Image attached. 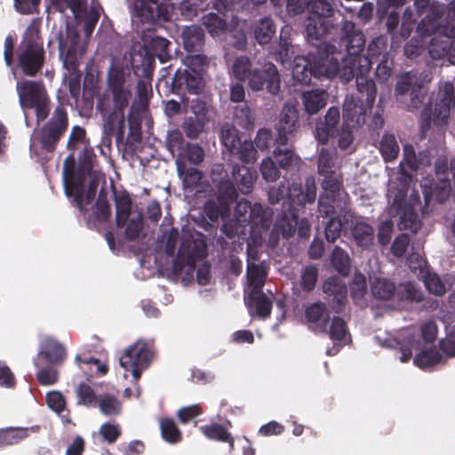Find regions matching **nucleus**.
Returning a JSON list of instances; mask_svg holds the SVG:
<instances>
[{"instance_id":"obj_11","label":"nucleus","mask_w":455,"mask_h":455,"mask_svg":"<svg viewBox=\"0 0 455 455\" xmlns=\"http://www.w3.org/2000/svg\"><path fill=\"white\" fill-rule=\"evenodd\" d=\"M236 221L243 227L250 226L254 233L268 230L272 223V212L259 203L251 204L247 199L237 202L235 209Z\"/></svg>"},{"instance_id":"obj_28","label":"nucleus","mask_w":455,"mask_h":455,"mask_svg":"<svg viewBox=\"0 0 455 455\" xmlns=\"http://www.w3.org/2000/svg\"><path fill=\"white\" fill-rule=\"evenodd\" d=\"M231 175L233 182L238 190L244 195L250 194L257 180L258 173L255 169L246 165L233 164Z\"/></svg>"},{"instance_id":"obj_21","label":"nucleus","mask_w":455,"mask_h":455,"mask_svg":"<svg viewBox=\"0 0 455 455\" xmlns=\"http://www.w3.org/2000/svg\"><path fill=\"white\" fill-rule=\"evenodd\" d=\"M428 53L433 60L446 58L450 64L455 65V30L451 28L450 33L440 30L432 36Z\"/></svg>"},{"instance_id":"obj_23","label":"nucleus","mask_w":455,"mask_h":455,"mask_svg":"<svg viewBox=\"0 0 455 455\" xmlns=\"http://www.w3.org/2000/svg\"><path fill=\"white\" fill-rule=\"evenodd\" d=\"M67 357V350L64 345L52 337L44 338L41 343L37 357L34 359L36 367L40 366V361L53 365L61 363Z\"/></svg>"},{"instance_id":"obj_6","label":"nucleus","mask_w":455,"mask_h":455,"mask_svg":"<svg viewBox=\"0 0 455 455\" xmlns=\"http://www.w3.org/2000/svg\"><path fill=\"white\" fill-rule=\"evenodd\" d=\"M455 110V88L451 82L440 85L420 113V130L425 133L431 124L443 126L448 124L451 111Z\"/></svg>"},{"instance_id":"obj_51","label":"nucleus","mask_w":455,"mask_h":455,"mask_svg":"<svg viewBox=\"0 0 455 455\" xmlns=\"http://www.w3.org/2000/svg\"><path fill=\"white\" fill-rule=\"evenodd\" d=\"M199 429L210 440L223 443L229 438L230 432L228 430V427L219 423L201 426Z\"/></svg>"},{"instance_id":"obj_9","label":"nucleus","mask_w":455,"mask_h":455,"mask_svg":"<svg viewBox=\"0 0 455 455\" xmlns=\"http://www.w3.org/2000/svg\"><path fill=\"white\" fill-rule=\"evenodd\" d=\"M340 114L337 107H331L323 118H319L315 126V138L323 145L327 144L330 138L338 134V124H339ZM352 126L342 124L339 132L338 147L347 149L354 141Z\"/></svg>"},{"instance_id":"obj_57","label":"nucleus","mask_w":455,"mask_h":455,"mask_svg":"<svg viewBox=\"0 0 455 455\" xmlns=\"http://www.w3.org/2000/svg\"><path fill=\"white\" fill-rule=\"evenodd\" d=\"M318 280V268L315 265L305 267L301 271L300 288L305 292L312 291Z\"/></svg>"},{"instance_id":"obj_37","label":"nucleus","mask_w":455,"mask_h":455,"mask_svg":"<svg viewBox=\"0 0 455 455\" xmlns=\"http://www.w3.org/2000/svg\"><path fill=\"white\" fill-rule=\"evenodd\" d=\"M331 263L333 268L343 276H348L351 271V259L347 251L335 245L331 255Z\"/></svg>"},{"instance_id":"obj_64","label":"nucleus","mask_w":455,"mask_h":455,"mask_svg":"<svg viewBox=\"0 0 455 455\" xmlns=\"http://www.w3.org/2000/svg\"><path fill=\"white\" fill-rule=\"evenodd\" d=\"M444 19L443 25L440 28L441 31L450 33V30L453 28L455 30V0L451 1L448 4H442Z\"/></svg>"},{"instance_id":"obj_5","label":"nucleus","mask_w":455,"mask_h":455,"mask_svg":"<svg viewBox=\"0 0 455 455\" xmlns=\"http://www.w3.org/2000/svg\"><path fill=\"white\" fill-rule=\"evenodd\" d=\"M359 96H347L343 104V124L354 128L362 127L366 121V113L375 102L377 87L372 79L355 77Z\"/></svg>"},{"instance_id":"obj_24","label":"nucleus","mask_w":455,"mask_h":455,"mask_svg":"<svg viewBox=\"0 0 455 455\" xmlns=\"http://www.w3.org/2000/svg\"><path fill=\"white\" fill-rule=\"evenodd\" d=\"M299 124V113L294 105L285 104L283 108L281 117L275 126L276 136L275 144L287 145L289 135L296 130Z\"/></svg>"},{"instance_id":"obj_35","label":"nucleus","mask_w":455,"mask_h":455,"mask_svg":"<svg viewBox=\"0 0 455 455\" xmlns=\"http://www.w3.org/2000/svg\"><path fill=\"white\" fill-rule=\"evenodd\" d=\"M246 302L249 307L254 306L257 315L260 318L269 317L272 310V301L262 291H251Z\"/></svg>"},{"instance_id":"obj_56","label":"nucleus","mask_w":455,"mask_h":455,"mask_svg":"<svg viewBox=\"0 0 455 455\" xmlns=\"http://www.w3.org/2000/svg\"><path fill=\"white\" fill-rule=\"evenodd\" d=\"M96 157L93 148L88 146H84L78 158V172L83 176L84 181L85 180L86 175H90L92 167L93 160Z\"/></svg>"},{"instance_id":"obj_2","label":"nucleus","mask_w":455,"mask_h":455,"mask_svg":"<svg viewBox=\"0 0 455 455\" xmlns=\"http://www.w3.org/2000/svg\"><path fill=\"white\" fill-rule=\"evenodd\" d=\"M323 292L330 309L323 302H313L306 307L305 317L307 323L313 324L316 331L327 333L330 312L339 314L345 309L347 302V287L340 277L331 276L323 282Z\"/></svg>"},{"instance_id":"obj_63","label":"nucleus","mask_w":455,"mask_h":455,"mask_svg":"<svg viewBox=\"0 0 455 455\" xmlns=\"http://www.w3.org/2000/svg\"><path fill=\"white\" fill-rule=\"evenodd\" d=\"M343 226L344 224L339 217L330 218L324 228L326 240L329 243H335L341 235Z\"/></svg>"},{"instance_id":"obj_48","label":"nucleus","mask_w":455,"mask_h":455,"mask_svg":"<svg viewBox=\"0 0 455 455\" xmlns=\"http://www.w3.org/2000/svg\"><path fill=\"white\" fill-rule=\"evenodd\" d=\"M148 49L159 59L161 62H166L170 60L169 53L170 41L162 36H152L149 40L145 39Z\"/></svg>"},{"instance_id":"obj_12","label":"nucleus","mask_w":455,"mask_h":455,"mask_svg":"<svg viewBox=\"0 0 455 455\" xmlns=\"http://www.w3.org/2000/svg\"><path fill=\"white\" fill-rule=\"evenodd\" d=\"M68 127V116L60 102L54 109L52 117L40 130V144L43 150L52 153Z\"/></svg>"},{"instance_id":"obj_36","label":"nucleus","mask_w":455,"mask_h":455,"mask_svg":"<svg viewBox=\"0 0 455 455\" xmlns=\"http://www.w3.org/2000/svg\"><path fill=\"white\" fill-rule=\"evenodd\" d=\"M275 145V148L273 151V156L280 168L289 170L299 164L300 158L292 149L287 148L286 145Z\"/></svg>"},{"instance_id":"obj_54","label":"nucleus","mask_w":455,"mask_h":455,"mask_svg":"<svg viewBox=\"0 0 455 455\" xmlns=\"http://www.w3.org/2000/svg\"><path fill=\"white\" fill-rule=\"evenodd\" d=\"M93 214L96 220L101 223L106 222L111 215L110 205L108 201V194L104 189H101L99 193V196L94 205Z\"/></svg>"},{"instance_id":"obj_22","label":"nucleus","mask_w":455,"mask_h":455,"mask_svg":"<svg viewBox=\"0 0 455 455\" xmlns=\"http://www.w3.org/2000/svg\"><path fill=\"white\" fill-rule=\"evenodd\" d=\"M132 68L134 74L140 77L136 86L138 100L142 107L146 108L152 96L153 60L149 58H143L141 65H133Z\"/></svg>"},{"instance_id":"obj_59","label":"nucleus","mask_w":455,"mask_h":455,"mask_svg":"<svg viewBox=\"0 0 455 455\" xmlns=\"http://www.w3.org/2000/svg\"><path fill=\"white\" fill-rule=\"evenodd\" d=\"M387 38L385 36H379L375 38H373L367 48V53L368 55H365L366 57H369V59L374 62V59L378 60L380 58H383V55L385 53H388L387 52Z\"/></svg>"},{"instance_id":"obj_13","label":"nucleus","mask_w":455,"mask_h":455,"mask_svg":"<svg viewBox=\"0 0 455 455\" xmlns=\"http://www.w3.org/2000/svg\"><path fill=\"white\" fill-rule=\"evenodd\" d=\"M68 127V116L60 102L54 109L52 117L40 130V144L43 150L52 153Z\"/></svg>"},{"instance_id":"obj_50","label":"nucleus","mask_w":455,"mask_h":455,"mask_svg":"<svg viewBox=\"0 0 455 455\" xmlns=\"http://www.w3.org/2000/svg\"><path fill=\"white\" fill-rule=\"evenodd\" d=\"M185 68L204 76L210 66V59L204 54L188 55L184 60Z\"/></svg>"},{"instance_id":"obj_47","label":"nucleus","mask_w":455,"mask_h":455,"mask_svg":"<svg viewBox=\"0 0 455 455\" xmlns=\"http://www.w3.org/2000/svg\"><path fill=\"white\" fill-rule=\"evenodd\" d=\"M267 275V272L262 264L248 262L247 277L249 284L252 286L251 291H261Z\"/></svg>"},{"instance_id":"obj_8","label":"nucleus","mask_w":455,"mask_h":455,"mask_svg":"<svg viewBox=\"0 0 455 455\" xmlns=\"http://www.w3.org/2000/svg\"><path fill=\"white\" fill-rule=\"evenodd\" d=\"M16 90L20 106L27 116L28 109H34L36 124L44 122L49 116L50 97L43 81L22 80L17 83Z\"/></svg>"},{"instance_id":"obj_53","label":"nucleus","mask_w":455,"mask_h":455,"mask_svg":"<svg viewBox=\"0 0 455 455\" xmlns=\"http://www.w3.org/2000/svg\"><path fill=\"white\" fill-rule=\"evenodd\" d=\"M442 361V355L435 348L423 350L413 359L415 365L421 369L434 366Z\"/></svg>"},{"instance_id":"obj_33","label":"nucleus","mask_w":455,"mask_h":455,"mask_svg":"<svg viewBox=\"0 0 455 455\" xmlns=\"http://www.w3.org/2000/svg\"><path fill=\"white\" fill-rule=\"evenodd\" d=\"M182 39L188 52L198 51L204 44V31L198 26L186 27L182 31Z\"/></svg>"},{"instance_id":"obj_19","label":"nucleus","mask_w":455,"mask_h":455,"mask_svg":"<svg viewBox=\"0 0 455 455\" xmlns=\"http://www.w3.org/2000/svg\"><path fill=\"white\" fill-rule=\"evenodd\" d=\"M248 85L253 92L266 90L273 96L279 95L281 92V79L275 65L267 62L260 68H254Z\"/></svg>"},{"instance_id":"obj_49","label":"nucleus","mask_w":455,"mask_h":455,"mask_svg":"<svg viewBox=\"0 0 455 455\" xmlns=\"http://www.w3.org/2000/svg\"><path fill=\"white\" fill-rule=\"evenodd\" d=\"M161 435L164 441L177 443L181 441L182 434L173 419L164 418L160 421Z\"/></svg>"},{"instance_id":"obj_15","label":"nucleus","mask_w":455,"mask_h":455,"mask_svg":"<svg viewBox=\"0 0 455 455\" xmlns=\"http://www.w3.org/2000/svg\"><path fill=\"white\" fill-rule=\"evenodd\" d=\"M153 358V352L145 340H138L127 347L120 357V365L130 371L135 379H139Z\"/></svg>"},{"instance_id":"obj_42","label":"nucleus","mask_w":455,"mask_h":455,"mask_svg":"<svg viewBox=\"0 0 455 455\" xmlns=\"http://www.w3.org/2000/svg\"><path fill=\"white\" fill-rule=\"evenodd\" d=\"M398 302H422L424 300L423 292L418 289L411 282L401 283L395 289V295Z\"/></svg>"},{"instance_id":"obj_43","label":"nucleus","mask_w":455,"mask_h":455,"mask_svg":"<svg viewBox=\"0 0 455 455\" xmlns=\"http://www.w3.org/2000/svg\"><path fill=\"white\" fill-rule=\"evenodd\" d=\"M132 211V199L127 193L116 196V223L118 228L125 226Z\"/></svg>"},{"instance_id":"obj_31","label":"nucleus","mask_w":455,"mask_h":455,"mask_svg":"<svg viewBox=\"0 0 455 455\" xmlns=\"http://www.w3.org/2000/svg\"><path fill=\"white\" fill-rule=\"evenodd\" d=\"M396 204H398L397 214L400 215L399 228L417 232L420 228V220L417 212L411 205L402 208L400 200L395 198L392 206L394 207Z\"/></svg>"},{"instance_id":"obj_46","label":"nucleus","mask_w":455,"mask_h":455,"mask_svg":"<svg viewBox=\"0 0 455 455\" xmlns=\"http://www.w3.org/2000/svg\"><path fill=\"white\" fill-rule=\"evenodd\" d=\"M212 99L208 95H203L193 99L190 102V110L193 116L209 122L210 112L212 111Z\"/></svg>"},{"instance_id":"obj_16","label":"nucleus","mask_w":455,"mask_h":455,"mask_svg":"<svg viewBox=\"0 0 455 455\" xmlns=\"http://www.w3.org/2000/svg\"><path fill=\"white\" fill-rule=\"evenodd\" d=\"M220 140L225 148L237 156L243 164H253L257 159V149L251 140L242 141L238 130L230 124H225L220 131Z\"/></svg>"},{"instance_id":"obj_1","label":"nucleus","mask_w":455,"mask_h":455,"mask_svg":"<svg viewBox=\"0 0 455 455\" xmlns=\"http://www.w3.org/2000/svg\"><path fill=\"white\" fill-rule=\"evenodd\" d=\"M339 41L322 44L306 56H297L292 67L294 80L307 85L312 77L333 78L339 76L343 83H348L357 76L366 77L372 61L361 54L364 49L363 33L355 28L354 22L342 17Z\"/></svg>"},{"instance_id":"obj_32","label":"nucleus","mask_w":455,"mask_h":455,"mask_svg":"<svg viewBox=\"0 0 455 455\" xmlns=\"http://www.w3.org/2000/svg\"><path fill=\"white\" fill-rule=\"evenodd\" d=\"M352 237L358 247L368 248L374 240V229L365 221L356 220L351 227Z\"/></svg>"},{"instance_id":"obj_18","label":"nucleus","mask_w":455,"mask_h":455,"mask_svg":"<svg viewBox=\"0 0 455 455\" xmlns=\"http://www.w3.org/2000/svg\"><path fill=\"white\" fill-rule=\"evenodd\" d=\"M63 179L65 193L67 196L72 197L73 205L77 208H84L83 206V192L84 180L80 172H78V165H76L75 152L66 157L63 163Z\"/></svg>"},{"instance_id":"obj_14","label":"nucleus","mask_w":455,"mask_h":455,"mask_svg":"<svg viewBox=\"0 0 455 455\" xmlns=\"http://www.w3.org/2000/svg\"><path fill=\"white\" fill-rule=\"evenodd\" d=\"M430 82L428 75L417 72H408L397 81L395 93L397 96H404L410 92V102L406 104V109L412 111L419 108L426 98L427 84Z\"/></svg>"},{"instance_id":"obj_41","label":"nucleus","mask_w":455,"mask_h":455,"mask_svg":"<svg viewBox=\"0 0 455 455\" xmlns=\"http://www.w3.org/2000/svg\"><path fill=\"white\" fill-rule=\"evenodd\" d=\"M403 163L411 171L415 172L419 168L420 164L429 165L431 161L427 154L421 152L417 156L413 147L406 144L403 147V160L401 164H403Z\"/></svg>"},{"instance_id":"obj_52","label":"nucleus","mask_w":455,"mask_h":455,"mask_svg":"<svg viewBox=\"0 0 455 455\" xmlns=\"http://www.w3.org/2000/svg\"><path fill=\"white\" fill-rule=\"evenodd\" d=\"M202 24L207 31L213 36H219L225 32L227 22L218 14L210 12L202 17Z\"/></svg>"},{"instance_id":"obj_20","label":"nucleus","mask_w":455,"mask_h":455,"mask_svg":"<svg viewBox=\"0 0 455 455\" xmlns=\"http://www.w3.org/2000/svg\"><path fill=\"white\" fill-rule=\"evenodd\" d=\"M205 86L204 77L198 75L195 71L184 68H179L172 81V92L176 94H189L199 95L203 92Z\"/></svg>"},{"instance_id":"obj_61","label":"nucleus","mask_w":455,"mask_h":455,"mask_svg":"<svg viewBox=\"0 0 455 455\" xmlns=\"http://www.w3.org/2000/svg\"><path fill=\"white\" fill-rule=\"evenodd\" d=\"M86 143L87 140L85 130L79 125L74 126L69 134L67 148L69 151L75 152L80 148L87 146Z\"/></svg>"},{"instance_id":"obj_44","label":"nucleus","mask_w":455,"mask_h":455,"mask_svg":"<svg viewBox=\"0 0 455 455\" xmlns=\"http://www.w3.org/2000/svg\"><path fill=\"white\" fill-rule=\"evenodd\" d=\"M96 406L102 414L108 417H115L122 411V403L114 395L104 394L99 396Z\"/></svg>"},{"instance_id":"obj_38","label":"nucleus","mask_w":455,"mask_h":455,"mask_svg":"<svg viewBox=\"0 0 455 455\" xmlns=\"http://www.w3.org/2000/svg\"><path fill=\"white\" fill-rule=\"evenodd\" d=\"M395 285L393 282L376 277L371 284L372 296L380 300H389L395 295Z\"/></svg>"},{"instance_id":"obj_55","label":"nucleus","mask_w":455,"mask_h":455,"mask_svg":"<svg viewBox=\"0 0 455 455\" xmlns=\"http://www.w3.org/2000/svg\"><path fill=\"white\" fill-rule=\"evenodd\" d=\"M323 180L321 182V187L323 191L320 195H326L330 197L336 198L340 192L342 188V181L338 176L335 175V172L330 174H323Z\"/></svg>"},{"instance_id":"obj_3","label":"nucleus","mask_w":455,"mask_h":455,"mask_svg":"<svg viewBox=\"0 0 455 455\" xmlns=\"http://www.w3.org/2000/svg\"><path fill=\"white\" fill-rule=\"evenodd\" d=\"M108 95L102 106L105 129L112 132L118 128L123 132L125 123L124 110L132 98L131 90L125 86L124 74L121 70H111L108 76Z\"/></svg>"},{"instance_id":"obj_4","label":"nucleus","mask_w":455,"mask_h":455,"mask_svg":"<svg viewBox=\"0 0 455 455\" xmlns=\"http://www.w3.org/2000/svg\"><path fill=\"white\" fill-rule=\"evenodd\" d=\"M39 33V23L33 20L19 46L17 67L26 76H36L45 63V52Z\"/></svg>"},{"instance_id":"obj_30","label":"nucleus","mask_w":455,"mask_h":455,"mask_svg":"<svg viewBox=\"0 0 455 455\" xmlns=\"http://www.w3.org/2000/svg\"><path fill=\"white\" fill-rule=\"evenodd\" d=\"M329 94L324 89H312L302 92L301 100L305 111L315 115L323 108L328 101Z\"/></svg>"},{"instance_id":"obj_58","label":"nucleus","mask_w":455,"mask_h":455,"mask_svg":"<svg viewBox=\"0 0 455 455\" xmlns=\"http://www.w3.org/2000/svg\"><path fill=\"white\" fill-rule=\"evenodd\" d=\"M208 122L200 118L188 116L185 118L181 128L188 138L195 140L204 132V126Z\"/></svg>"},{"instance_id":"obj_40","label":"nucleus","mask_w":455,"mask_h":455,"mask_svg":"<svg viewBox=\"0 0 455 455\" xmlns=\"http://www.w3.org/2000/svg\"><path fill=\"white\" fill-rule=\"evenodd\" d=\"M217 188L218 198L220 204L228 205L237 200L238 188L233 182V180L224 179L215 183Z\"/></svg>"},{"instance_id":"obj_27","label":"nucleus","mask_w":455,"mask_h":455,"mask_svg":"<svg viewBox=\"0 0 455 455\" xmlns=\"http://www.w3.org/2000/svg\"><path fill=\"white\" fill-rule=\"evenodd\" d=\"M316 198V185L314 178H307L304 186L293 183L289 188L291 204L303 208L306 204H312Z\"/></svg>"},{"instance_id":"obj_10","label":"nucleus","mask_w":455,"mask_h":455,"mask_svg":"<svg viewBox=\"0 0 455 455\" xmlns=\"http://www.w3.org/2000/svg\"><path fill=\"white\" fill-rule=\"evenodd\" d=\"M207 243L202 234L197 237L192 235H183L176 258L172 263V272L175 275H180L185 267L194 270L196 261L204 259L207 253Z\"/></svg>"},{"instance_id":"obj_62","label":"nucleus","mask_w":455,"mask_h":455,"mask_svg":"<svg viewBox=\"0 0 455 455\" xmlns=\"http://www.w3.org/2000/svg\"><path fill=\"white\" fill-rule=\"evenodd\" d=\"M78 403L85 406H96L99 397L91 386L81 383L76 388Z\"/></svg>"},{"instance_id":"obj_26","label":"nucleus","mask_w":455,"mask_h":455,"mask_svg":"<svg viewBox=\"0 0 455 455\" xmlns=\"http://www.w3.org/2000/svg\"><path fill=\"white\" fill-rule=\"evenodd\" d=\"M443 12L442 4H433L427 12V15L420 20L417 26L416 32L421 36H435L440 33V28L443 25L442 17Z\"/></svg>"},{"instance_id":"obj_39","label":"nucleus","mask_w":455,"mask_h":455,"mask_svg":"<svg viewBox=\"0 0 455 455\" xmlns=\"http://www.w3.org/2000/svg\"><path fill=\"white\" fill-rule=\"evenodd\" d=\"M276 32V27L274 20L269 17H265L259 20L254 29L256 41L259 44H268Z\"/></svg>"},{"instance_id":"obj_17","label":"nucleus","mask_w":455,"mask_h":455,"mask_svg":"<svg viewBox=\"0 0 455 455\" xmlns=\"http://www.w3.org/2000/svg\"><path fill=\"white\" fill-rule=\"evenodd\" d=\"M173 6L167 0H134L132 15L141 23L154 24L171 19Z\"/></svg>"},{"instance_id":"obj_25","label":"nucleus","mask_w":455,"mask_h":455,"mask_svg":"<svg viewBox=\"0 0 455 455\" xmlns=\"http://www.w3.org/2000/svg\"><path fill=\"white\" fill-rule=\"evenodd\" d=\"M298 218L299 209L290 204L289 207L283 210L282 214L276 218L270 240L275 239L277 242L279 235L286 239L293 236L296 232Z\"/></svg>"},{"instance_id":"obj_34","label":"nucleus","mask_w":455,"mask_h":455,"mask_svg":"<svg viewBox=\"0 0 455 455\" xmlns=\"http://www.w3.org/2000/svg\"><path fill=\"white\" fill-rule=\"evenodd\" d=\"M378 148L386 163L393 162L398 157L400 147L393 133L385 132L381 137Z\"/></svg>"},{"instance_id":"obj_7","label":"nucleus","mask_w":455,"mask_h":455,"mask_svg":"<svg viewBox=\"0 0 455 455\" xmlns=\"http://www.w3.org/2000/svg\"><path fill=\"white\" fill-rule=\"evenodd\" d=\"M308 16L305 21L307 40L315 46L322 45L323 39L338 28L334 25V9L326 0H312L309 4Z\"/></svg>"},{"instance_id":"obj_45","label":"nucleus","mask_w":455,"mask_h":455,"mask_svg":"<svg viewBox=\"0 0 455 455\" xmlns=\"http://www.w3.org/2000/svg\"><path fill=\"white\" fill-rule=\"evenodd\" d=\"M252 70V63L249 57L241 55L235 58L231 67V71L232 75L237 81L249 82Z\"/></svg>"},{"instance_id":"obj_60","label":"nucleus","mask_w":455,"mask_h":455,"mask_svg":"<svg viewBox=\"0 0 455 455\" xmlns=\"http://www.w3.org/2000/svg\"><path fill=\"white\" fill-rule=\"evenodd\" d=\"M318 173L320 175L330 174L334 171V153L328 148H322L317 162Z\"/></svg>"},{"instance_id":"obj_29","label":"nucleus","mask_w":455,"mask_h":455,"mask_svg":"<svg viewBox=\"0 0 455 455\" xmlns=\"http://www.w3.org/2000/svg\"><path fill=\"white\" fill-rule=\"evenodd\" d=\"M41 427L35 425L29 427H7L0 428V448L19 444L30 434H36Z\"/></svg>"}]
</instances>
